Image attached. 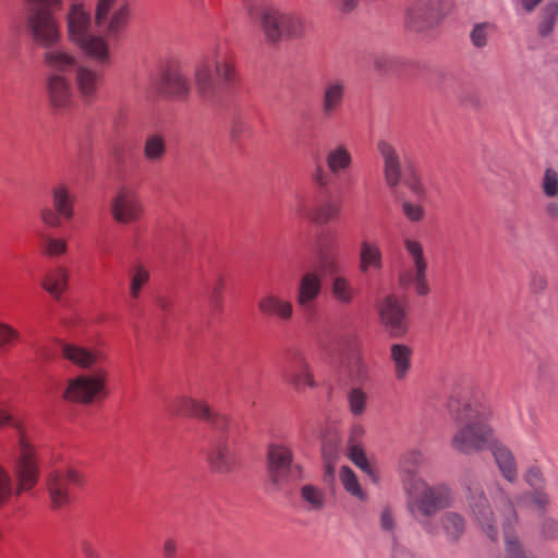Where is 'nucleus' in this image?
Here are the masks:
<instances>
[{
  "label": "nucleus",
  "mask_w": 558,
  "mask_h": 558,
  "mask_svg": "<svg viewBox=\"0 0 558 558\" xmlns=\"http://www.w3.org/2000/svg\"><path fill=\"white\" fill-rule=\"evenodd\" d=\"M221 43L210 45L192 69V78L178 65L163 64L150 75L145 100L221 104L231 100L240 82L235 64Z\"/></svg>",
  "instance_id": "obj_1"
},
{
  "label": "nucleus",
  "mask_w": 558,
  "mask_h": 558,
  "mask_svg": "<svg viewBox=\"0 0 558 558\" xmlns=\"http://www.w3.org/2000/svg\"><path fill=\"white\" fill-rule=\"evenodd\" d=\"M60 9L61 0H26V21L34 41L47 49L45 63L54 71L68 72L80 65L74 56L53 47L61 36L54 17Z\"/></svg>",
  "instance_id": "obj_2"
},
{
  "label": "nucleus",
  "mask_w": 558,
  "mask_h": 558,
  "mask_svg": "<svg viewBox=\"0 0 558 558\" xmlns=\"http://www.w3.org/2000/svg\"><path fill=\"white\" fill-rule=\"evenodd\" d=\"M15 429L19 434V454L13 466L15 485L9 471L0 464V509L9 506L14 497L19 498L36 488L41 475L37 448L32 444L24 426L15 425Z\"/></svg>",
  "instance_id": "obj_3"
},
{
  "label": "nucleus",
  "mask_w": 558,
  "mask_h": 558,
  "mask_svg": "<svg viewBox=\"0 0 558 558\" xmlns=\"http://www.w3.org/2000/svg\"><path fill=\"white\" fill-rule=\"evenodd\" d=\"M248 16L258 23L267 41L278 44L283 38H301L305 34L304 19L274 4L246 2Z\"/></svg>",
  "instance_id": "obj_4"
},
{
  "label": "nucleus",
  "mask_w": 558,
  "mask_h": 558,
  "mask_svg": "<svg viewBox=\"0 0 558 558\" xmlns=\"http://www.w3.org/2000/svg\"><path fill=\"white\" fill-rule=\"evenodd\" d=\"M68 35L88 57L99 63L109 60V46L100 35L90 33L92 19L82 3H72L66 17Z\"/></svg>",
  "instance_id": "obj_5"
},
{
  "label": "nucleus",
  "mask_w": 558,
  "mask_h": 558,
  "mask_svg": "<svg viewBox=\"0 0 558 558\" xmlns=\"http://www.w3.org/2000/svg\"><path fill=\"white\" fill-rule=\"evenodd\" d=\"M110 373L100 367L93 374L78 375L68 380L62 393L66 402L89 405L108 397Z\"/></svg>",
  "instance_id": "obj_6"
},
{
  "label": "nucleus",
  "mask_w": 558,
  "mask_h": 558,
  "mask_svg": "<svg viewBox=\"0 0 558 558\" xmlns=\"http://www.w3.org/2000/svg\"><path fill=\"white\" fill-rule=\"evenodd\" d=\"M85 483L84 473L73 466L50 471L46 478L50 508L52 510L66 508L71 504V489L82 487Z\"/></svg>",
  "instance_id": "obj_7"
},
{
  "label": "nucleus",
  "mask_w": 558,
  "mask_h": 558,
  "mask_svg": "<svg viewBox=\"0 0 558 558\" xmlns=\"http://www.w3.org/2000/svg\"><path fill=\"white\" fill-rule=\"evenodd\" d=\"M50 196L51 207L41 208L39 216L45 226L58 229L62 226V220L73 219L76 197L70 187L63 183L52 186Z\"/></svg>",
  "instance_id": "obj_8"
},
{
  "label": "nucleus",
  "mask_w": 558,
  "mask_h": 558,
  "mask_svg": "<svg viewBox=\"0 0 558 558\" xmlns=\"http://www.w3.org/2000/svg\"><path fill=\"white\" fill-rule=\"evenodd\" d=\"M169 409L172 414L205 421L220 429L228 428L230 424L227 415L213 411L205 400L194 399L189 396L173 399Z\"/></svg>",
  "instance_id": "obj_9"
},
{
  "label": "nucleus",
  "mask_w": 558,
  "mask_h": 558,
  "mask_svg": "<svg viewBox=\"0 0 558 558\" xmlns=\"http://www.w3.org/2000/svg\"><path fill=\"white\" fill-rule=\"evenodd\" d=\"M117 0H98L95 10V24L107 37H117L128 25L130 7L122 4L112 12Z\"/></svg>",
  "instance_id": "obj_10"
},
{
  "label": "nucleus",
  "mask_w": 558,
  "mask_h": 558,
  "mask_svg": "<svg viewBox=\"0 0 558 558\" xmlns=\"http://www.w3.org/2000/svg\"><path fill=\"white\" fill-rule=\"evenodd\" d=\"M111 215L116 222L131 225L142 219L143 204L134 190L122 187L111 201Z\"/></svg>",
  "instance_id": "obj_11"
},
{
  "label": "nucleus",
  "mask_w": 558,
  "mask_h": 558,
  "mask_svg": "<svg viewBox=\"0 0 558 558\" xmlns=\"http://www.w3.org/2000/svg\"><path fill=\"white\" fill-rule=\"evenodd\" d=\"M439 20L438 0H416L408 10L407 26L423 32L434 27Z\"/></svg>",
  "instance_id": "obj_12"
},
{
  "label": "nucleus",
  "mask_w": 558,
  "mask_h": 558,
  "mask_svg": "<svg viewBox=\"0 0 558 558\" xmlns=\"http://www.w3.org/2000/svg\"><path fill=\"white\" fill-rule=\"evenodd\" d=\"M62 357L76 367L87 369L107 362V353L99 348H86L74 343H63Z\"/></svg>",
  "instance_id": "obj_13"
},
{
  "label": "nucleus",
  "mask_w": 558,
  "mask_h": 558,
  "mask_svg": "<svg viewBox=\"0 0 558 558\" xmlns=\"http://www.w3.org/2000/svg\"><path fill=\"white\" fill-rule=\"evenodd\" d=\"M293 461V453L290 447L280 444H270L267 449V470L274 484L282 483Z\"/></svg>",
  "instance_id": "obj_14"
},
{
  "label": "nucleus",
  "mask_w": 558,
  "mask_h": 558,
  "mask_svg": "<svg viewBox=\"0 0 558 558\" xmlns=\"http://www.w3.org/2000/svg\"><path fill=\"white\" fill-rule=\"evenodd\" d=\"M258 312L263 317L288 323L292 319L294 308L292 302L276 293H267L257 302Z\"/></svg>",
  "instance_id": "obj_15"
},
{
  "label": "nucleus",
  "mask_w": 558,
  "mask_h": 558,
  "mask_svg": "<svg viewBox=\"0 0 558 558\" xmlns=\"http://www.w3.org/2000/svg\"><path fill=\"white\" fill-rule=\"evenodd\" d=\"M490 435L492 429L486 426L468 425L453 438V445L462 452L481 449Z\"/></svg>",
  "instance_id": "obj_16"
},
{
  "label": "nucleus",
  "mask_w": 558,
  "mask_h": 558,
  "mask_svg": "<svg viewBox=\"0 0 558 558\" xmlns=\"http://www.w3.org/2000/svg\"><path fill=\"white\" fill-rule=\"evenodd\" d=\"M383 323L393 336H401L405 332V320L403 308L393 296H387L379 308Z\"/></svg>",
  "instance_id": "obj_17"
},
{
  "label": "nucleus",
  "mask_w": 558,
  "mask_h": 558,
  "mask_svg": "<svg viewBox=\"0 0 558 558\" xmlns=\"http://www.w3.org/2000/svg\"><path fill=\"white\" fill-rule=\"evenodd\" d=\"M449 488L447 486H425L417 499V507L425 515H432L437 510L448 506Z\"/></svg>",
  "instance_id": "obj_18"
},
{
  "label": "nucleus",
  "mask_w": 558,
  "mask_h": 558,
  "mask_svg": "<svg viewBox=\"0 0 558 558\" xmlns=\"http://www.w3.org/2000/svg\"><path fill=\"white\" fill-rule=\"evenodd\" d=\"M322 281L314 272L305 274L300 281L296 301L299 306H308L320 293Z\"/></svg>",
  "instance_id": "obj_19"
},
{
  "label": "nucleus",
  "mask_w": 558,
  "mask_h": 558,
  "mask_svg": "<svg viewBox=\"0 0 558 558\" xmlns=\"http://www.w3.org/2000/svg\"><path fill=\"white\" fill-rule=\"evenodd\" d=\"M69 271L65 267H57L48 271L43 281V289L53 298H60L68 288Z\"/></svg>",
  "instance_id": "obj_20"
},
{
  "label": "nucleus",
  "mask_w": 558,
  "mask_h": 558,
  "mask_svg": "<svg viewBox=\"0 0 558 558\" xmlns=\"http://www.w3.org/2000/svg\"><path fill=\"white\" fill-rule=\"evenodd\" d=\"M405 247L413 256L416 267V292L421 295H424L428 291V286L425 279L427 265L424 259L423 248L418 242L412 240L405 241Z\"/></svg>",
  "instance_id": "obj_21"
},
{
  "label": "nucleus",
  "mask_w": 558,
  "mask_h": 558,
  "mask_svg": "<svg viewBox=\"0 0 558 558\" xmlns=\"http://www.w3.org/2000/svg\"><path fill=\"white\" fill-rule=\"evenodd\" d=\"M379 150L385 158V177L390 186H396L400 179V165L393 148L386 142L378 144Z\"/></svg>",
  "instance_id": "obj_22"
},
{
  "label": "nucleus",
  "mask_w": 558,
  "mask_h": 558,
  "mask_svg": "<svg viewBox=\"0 0 558 558\" xmlns=\"http://www.w3.org/2000/svg\"><path fill=\"white\" fill-rule=\"evenodd\" d=\"M68 241L64 238L52 234H43L40 236L39 251L44 257L59 258L68 253Z\"/></svg>",
  "instance_id": "obj_23"
},
{
  "label": "nucleus",
  "mask_w": 558,
  "mask_h": 558,
  "mask_svg": "<svg viewBox=\"0 0 558 558\" xmlns=\"http://www.w3.org/2000/svg\"><path fill=\"white\" fill-rule=\"evenodd\" d=\"M381 267V252L377 244L367 241L362 242L360 252V269L363 272L371 268L379 269Z\"/></svg>",
  "instance_id": "obj_24"
},
{
  "label": "nucleus",
  "mask_w": 558,
  "mask_h": 558,
  "mask_svg": "<svg viewBox=\"0 0 558 558\" xmlns=\"http://www.w3.org/2000/svg\"><path fill=\"white\" fill-rule=\"evenodd\" d=\"M130 296L133 300H137L142 293V290L149 282V271L142 265L136 264L130 269Z\"/></svg>",
  "instance_id": "obj_25"
},
{
  "label": "nucleus",
  "mask_w": 558,
  "mask_h": 558,
  "mask_svg": "<svg viewBox=\"0 0 558 558\" xmlns=\"http://www.w3.org/2000/svg\"><path fill=\"white\" fill-rule=\"evenodd\" d=\"M348 458L373 480L377 478L376 472L369 463L364 448L360 444L350 440L348 445Z\"/></svg>",
  "instance_id": "obj_26"
},
{
  "label": "nucleus",
  "mask_w": 558,
  "mask_h": 558,
  "mask_svg": "<svg viewBox=\"0 0 558 558\" xmlns=\"http://www.w3.org/2000/svg\"><path fill=\"white\" fill-rule=\"evenodd\" d=\"M347 100L345 82L339 78L329 80L324 88V105H337Z\"/></svg>",
  "instance_id": "obj_27"
},
{
  "label": "nucleus",
  "mask_w": 558,
  "mask_h": 558,
  "mask_svg": "<svg viewBox=\"0 0 558 558\" xmlns=\"http://www.w3.org/2000/svg\"><path fill=\"white\" fill-rule=\"evenodd\" d=\"M369 61L374 71L381 76H389L398 65L397 58L387 52H373Z\"/></svg>",
  "instance_id": "obj_28"
},
{
  "label": "nucleus",
  "mask_w": 558,
  "mask_h": 558,
  "mask_svg": "<svg viewBox=\"0 0 558 558\" xmlns=\"http://www.w3.org/2000/svg\"><path fill=\"white\" fill-rule=\"evenodd\" d=\"M339 475L341 483L348 493H350L352 496L356 497L360 500L366 499V494L362 489L356 474L352 471L350 466H341Z\"/></svg>",
  "instance_id": "obj_29"
},
{
  "label": "nucleus",
  "mask_w": 558,
  "mask_h": 558,
  "mask_svg": "<svg viewBox=\"0 0 558 558\" xmlns=\"http://www.w3.org/2000/svg\"><path fill=\"white\" fill-rule=\"evenodd\" d=\"M496 32V25L490 22L476 23L471 33L470 39L472 45L482 49L487 46L489 37Z\"/></svg>",
  "instance_id": "obj_30"
},
{
  "label": "nucleus",
  "mask_w": 558,
  "mask_h": 558,
  "mask_svg": "<svg viewBox=\"0 0 558 558\" xmlns=\"http://www.w3.org/2000/svg\"><path fill=\"white\" fill-rule=\"evenodd\" d=\"M208 460L214 469L221 472L228 471L233 464L231 452L226 444L214 448L208 454Z\"/></svg>",
  "instance_id": "obj_31"
},
{
  "label": "nucleus",
  "mask_w": 558,
  "mask_h": 558,
  "mask_svg": "<svg viewBox=\"0 0 558 558\" xmlns=\"http://www.w3.org/2000/svg\"><path fill=\"white\" fill-rule=\"evenodd\" d=\"M76 83L84 96H92L96 90L97 74L88 68L80 65L76 70Z\"/></svg>",
  "instance_id": "obj_32"
},
{
  "label": "nucleus",
  "mask_w": 558,
  "mask_h": 558,
  "mask_svg": "<svg viewBox=\"0 0 558 558\" xmlns=\"http://www.w3.org/2000/svg\"><path fill=\"white\" fill-rule=\"evenodd\" d=\"M411 350L403 344H393L391 347V357L396 365L398 378H403L410 368Z\"/></svg>",
  "instance_id": "obj_33"
},
{
  "label": "nucleus",
  "mask_w": 558,
  "mask_h": 558,
  "mask_svg": "<svg viewBox=\"0 0 558 558\" xmlns=\"http://www.w3.org/2000/svg\"><path fill=\"white\" fill-rule=\"evenodd\" d=\"M22 340L19 329L9 323L0 320V349L11 350L15 348Z\"/></svg>",
  "instance_id": "obj_34"
},
{
  "label": "nucleus",
  "mask_w": 558,
  "mask_h": 558,
  "mask_svg": "<svg viewBox=\"0 0 558 558\" xmlns=\"http://www.w3.org/2000/svg\"><path fill=\"white\" fill-rule=\"evenodd\" d=\"M558 17V3L550 2L542 11V17L538 26L541 36H548L557 22Z\"/></svg>",
  "instance_id": "obj_35"
},
{
  "label": "nucleus",
  "mask_w": 558,
  "mask_h": 558,
  "mask_svg": "<svg viewBox=\"0 0 558 558\" xmlns=\"http://www.w3.org/2000/svg\"><path fill=\"white\" fill-rule=\"evenodd\" d=\"M495 459L504 476L509 482H513L517 478V466L513 456L508 450L498 449L495 452Z\"/></svg>",
  "instance_id": "obj_36"
},
{
  "label": "nucleus",
  "mask_w": 558,
  "mask_h": 558,
  "mask_svg": "<svg viewBox=\"0 0 558 558\" xmlns=\"http://www.w3.org/2000/svg\"><path fill=\"white\" fill-rule=\"evenodd\" d=\"M326 161L329 170L336 173L350 166L351 155L344 147H338L328 154Z\"/></svg>",
  "instance_id": "obj_37"
},
{
  "label": "nucleus",
  "mask_w": 558,
  "mask_h": 558,
  "mask_svg": "<svg viewBox=\"0 0 558 558\" xmlns=\"http://www.w3.org/2000/svg\"><path fill=\"white\" fill-rule=\"evenodd\" d=\"M48 92L54 102L63 101L69 94V85L60 75H51L48 80Z\"/></svg>",
  "instance_id": "obj_38"
},
{
  "label": "nucleus",
  "mask_w": 558,
  "mask_h": 558,
  "mask_svg": "<svg viewBox=\"0 0 558 558\" xmlns=\"http://www.w3.org/2000/svg\"><path fill=\"white\" fill-rule=\"evenodd\" d=\"M332 294L340 303L349 304L353 300L355 292L345 278L338 277L332 284Z\"/></svg>",
  "instance_id": "obj_39"
},
{
  "label": "nucleus",
  "mask_w": 558,
  "mask_h": 558,
  "mask_svg": "<svg viewBox=\"0 0 558 558\" xmlns=\"http://www.w3.org/2000/svg\"><path fill=\"white\" fill-rule=\"evenodd\" d=\"M340 211V204L328 202L319 206L312 214V220L318 223H326L338 217Z\"/></svg>",
  "instance_id": "obj_40"
},
{
  "label": "nucleus",
  "mask_w": 558,
  "mask_h": 558,
  "mask_svg": "<svg viewBox=\"0 0 558 558\" xmlns=\"http://www.w3.org/2000/svg\"><path fill=\"white\" fill-rule=\"evenodd\" d=\"M441 523L447 534L453 538L459 537L464 530V520L458 513H447Z\"/></svg>",
  "instance_id": "obj_41"
},
{
  "label": "nucleus",
  "mask_w": 558,
  "mask_h": 558,
  "mask_svg": "<svg viewBox=\"0 0 558 558\" xmlns=\"http://www.w3.org/2000/svg\"><path fill=\"white\" fill-rule=\"evenodd\" d=\"M145 157L148 160H158L165 154V142L160 136H151L145 143Z\"/></svg>",
  "instance_id": "obj_42"
},
{
  "label": "nucleus",
  "mask_w": 558,
  "mask_h": 558,
  "mask_svg": "<svg viewBox=\"0 0 558 558\" xmlns=\"http://www.w3.org/2000/svg\"><path fill=\"white\" fill-rule=\"evenodd\" d=\"M289 380L296 389L313 388L315 386L314 375L307 364L302 366L300 373L292 374Z\"/></svg>",
  "instance_id": "obj_43"
},
{
  "label": "nucleus",
  "mask_w": 558,
  "mask_h": 558,
  "mask_svg": "<svg viewBox=\"0 0 558 558\" xmlns=\"http://www.w3.org/2000/svg\"><path fill=\"white\" fill-rule=\"evenodd\" d=\"M302 498L311 506L312 509H320L324 505V494L320 489L313 485L303 486Z\"/></svg>",
  "instance_id": "obj_44"
},
{
  "label": "nucleus",
  "mask_w": 558,
  "mask_h": 558,
  "mask_svg": "<svg viewBox=\"0 0 558 558\" xmlns=\"http://www.w3.org/2000/svg\"><path fill=\"white\" fill-rule=\"evenodd\" d=\"M350 410L355 415H361L365 410L366 395L359 388L349 393Z\"/></svg>",
  "instance_id": "obj_45"
},
{
  "label": "nucleus",
  "mask_w": 558,
  "mask_h": 558,
  "mask_svg": "<svg viewBox=\"0 0 558 558\" xmlns=\"http://www.w3.org/2000/svg\"><path fill=\"white\" fill-rule=\"evenodd\" d=\"M544 192L547 196H556L558 193V174L553 169L545 171L543 181Z\"/></svg>",
  "instance_id": "obj_46"
},
{
  "label": "nucleus",
  "mask_w": 558,
  "mask_h": 558,
  "mask_svg": "<svg viewBox=\"0 0 558 558\" xmlns=\"http://www.w3.org/2000/svg\"><path fill=\"white\" fill-rule=\"evenodd\" d=\"M227 279L222 272H218L211 284V299L215 302H220L226 289Z\"/></svg>",
  "instance_id": "obj_47"
},
{
  "label": "nucleus",
  "mask_w": 558,
  "mask_h": 558,
  "mask_svg": "<svg viewBox=\"0 0 558 558\" xmlns=\"http://www.w3.org/2000/svg\"><path fill=\"white\" fill-rule=\"evenodd\" d=\"M449 409L454 414L457 421H464L471 417L470 412L472 411L470 404H464L463 411L460 409V400L451 399L449 401Z\"/></svg>",
  "instance_id": "obj_48"
},
{
  "label": "nucleus",
  "mask_w": 558,
  "mask_h": 558,
  "mask_svg": "<svg viewBox=\"0 0 558 558\" xmlns=\"http://www.w3.org/2000/svg\"><path fill=\"white\" fill-rule=\"evenodd\" d=\"M403 210H404L405 216L413 221L420 220L423 215V210L420 206L412 205L410 203L403 204Z\"/></svg>",
  "instance_id": "obj_49"
},
{
  "label": "nucleus",
  "mask_w": 558,
  "mask_h": 558,
  "mask_svg": "<svg viewBox=\"0 0 558 558\" xmlns=\"http://www.w3.org/2000/svg\"><path fill=\"white\" fill-rule=\"evenodd\" d=\"M80 548L86 558H100L95 546L88 541H82Z\"/></svg>",
  "instance_id": "obj_50"
},
{
  "label": "nucleus",
  "mask_w": 558,
  "mask_h": 558,
  "mask_svg": "<svg viewBox=\"0 0 558 558\" xmlns=\"http://www.w3.org/2000/svg\"><path fill=\"white\" fill-rule=\"evenodd\" d=\"M20 422H14L13 416L5 409L0 408V427L19 425ZM23 426V424L21 423Z\"/></svg>",
  "instance_id": "obj_51"
},
{
  "label": "nucleus",
  "mask_w": 558,
  "mask_h": 558,
  "mask_svg": "<svg viewBox=\"0 0 558 558\" xmlns=\"http://www.w3.org/2000/svg\"><path fill=\"white\" fill-rule=\"evenodd\" d=\"M165 558H177V543L172 538H168L163 544Z\"/></svg>",
  "instance_id": "obj_52"
},
{
  "label": "nucleus",
  "mask_w": 558,
  "mask_h": 558,
  "mask_svg": "<svg viewBox=\"0 0 558 558\" xmlns=\"http://www.w3.org/2000/svg\"><path fill=\"white\" fill-rule=\"evenodd\" d=\"M337 2L342 12H351L359 5L360 0H337Z\"/></svg>",
  "instance_id": "obj_53"
},
{
  "label": "nucleus",
  "mask_w": 558,
  "mask_h": 558,
  "mask_svg": "<svg viewBox=\"0 0 558 558\" xmlns=\"http://www.w3.org/2000/svg\"><path fill=\"white\" fill-rule=\"evenodd\" d=\"M381 525L385 530H391L393 526V519L390 511L386 510L381 514Z\"/></svg>",
  "instance_id": "obj_54"
},
{
  "label": "nucleus",
  "mask_w": 558,
  "mask_h": 558,
  "mask_svg": "<svg viewBox=\"0 0 558 558\" xmlns=\"http://www.w3.org/2000/svg\"><path fill=\"white\" fill-rule=\"evenodd\" d=\"M534 501L541 507L544 508L548 505L549 499L546 494L543 493H536L534 497Z\"/></svg>",
  "instance_id": "obj_55"
},
{
  "label": "nucleus",
  "mask_w": 558,
  "mask_h": 558,
  "mask_svg": "<svg viewBox=\"0 0 558 558\" xmlns=\"http://www.w3.org/2000/svg\"><path fill=\"white\" fill-rule=\"evenodd\" d=\"M408 185L415 194L421 195V193H422L421 184L415 177L408 182Z\"/></svg>",
  "instance_id": "obj_56"
},
{
  "label": "nucleus",
  "mask_w": 558,
  "mask_h": 558,
  "mask_svg": "<svg viewBox=\"0 0 558 558\" xmlns=\"http://www.w3.org/2000/svg\"><path fill=\"white\" fill-rule=\"evenodd\" d=\"M542 0H522L524 8L532 11Z\"/></svg>",
  "instance_id": "obj_57"
},
{
  "label": "nucleus",
  "mask_w": 558,
  "mask_h": 558,
  "mask_svg": "<svg viewBox=\"0 0 558 558\" xmlns=\"http://www.w3.org/2000/svg\"><path fill=\"white\" fill-rule=\"evenodd\" d=\"M539 477V471L537 469H531L526 474V480L529 482H533V480H537Z\"/></svg>",
  "instance_id": "obj_58"
},
{
  "label": "nucleus",
  "mask_w": 558,
  "mask_h": 558,
  "mask_svg": "<svg viewBox=\"0 0 558 558\" xmlns=\"http://www.w3.org/2000/svg\"><path fill=\"white\" fill-rule=\"evenodd\" d=\"M315 180L320 184V185H325L326 184V181L324 180V174H323V170L319 168L316 172V175H315Z\"/></svg>",
  "instance_id": "obj_59"
}]
</instances>
